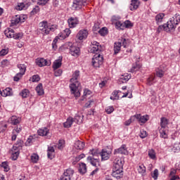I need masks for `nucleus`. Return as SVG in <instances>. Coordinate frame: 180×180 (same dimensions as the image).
<instances>
[{
    "label": "nucleus",
    "mask_w": 180,
    "mask_h": 180,
    "mask_svg": "<svg viewBox=\"0 0 180 180\" xmlns=\"http://www.w3.org/2000/svg\"><path fill=\"white\" fill-rule=\"evenodd\" d=\"M164 13L158 14L155 17V20L157 23H161V22H162V19H164Z\"/></svg>",
    "instance_id": "nucleus-48"
},
{
    "label": "nucleus",
    "mask_w": 180,
    "mask_h": 180,
    "mask_svg": "<svg viewBox=\"0 0 180 180\" xmlns=\"http://www.w3.org/2000/svg\"><path fill=\"white\" fill-rule=\"evenodd\" d=\"M68 23L70 29H74V27H77L79 25V20L77 17H70L68 20Z\"/></svg>",
    "instance_id": "nucleus-14"
},
{
    "label": "nucleus",
    "mask_w": 180,
    "mask_h": 180,
    "mask_svg": "<svg viewBox=\"0 0 180 180\" xmlns=\"http://www.w3.org/2000/svg\"><path fill=\"white\" fill-rule=\"evenodd\" d=\"M150 176L153 178L154 180H157L158 179V169H154L153 172L151 173Z\"/></svg>",
    "instance_id": "nucleus-56"
},
{
    "label": "nucleus",
    "mask_w": 180,
    "mask_h": 180,
    "mask_svg": "<svg viewBox=\"0 0 180 180\" xmlns=\"http://www.w3.org/2000/svg\"><path fill=\"white\" fill-rule=\"evenodd\" d=\"M74 122H76L77 124H81L82 123V120H84V115L82 114H77L75 117V120H73Z\"/></svg>",
    "instance_id": "nucleus-35"
},
{
    "label": "nucleus",
    "mask_w": 180,
    "mask_h": 180,
    "mask_svg": "<svg viewBox=\"0 0 180 180\" xmlns=\"http://www.w3.org/2000/svg\"><path fill=\"white\" fill-rule=\"evenodd\" d=\"M1 65L3 68H5V67H8L9 65V60L8 59H4L1 62Z\"/></svg>",
    "instance_id": "nucleus-61"
},
{
    "label": "nucleus",
    "mask_w": 180,
    "mask_h": 180,
    "mask_svg": "<svg viewBox=\"0 0 180 180\" xmlns=\"http://www.w3.org/2000/svg\"><path fill=\"white\" fill-rule=\"evenodd\" d=\"M135 119H137L141 123H146L148 120V115H143L138 114L134 115Z\"/></svg>",
    "instance_id": "nucleus-25"
},
{
    "label": "nucleus",
    "mask_w": 180,
    "mask_h": 180,
    "mask_svg": "<svg viewBox=\"0 0 180 180\" xmlns=\"http://www.w3.org/2000/svg\"><path fill=\"white\" fill-rule=\"evenodd\" d=\"M55 156V149L53 146L48 147V158L50 160H53Z\"/></svg>",
    "instance_id": "nucleus-30"
},
{
    "label": "nucleus",
    "mask_w": 180,
    "mask_h": 180,
    "mask_svg": "<svg viewBox=\"0 0 180 180\" xmlns=\"http://www.w3.org/2000/svg\"><path fill=\"white\" fill-rule=\"evenodd\" d=\"M15 9L16 11H25L27 9V4H25V3H18Z\"/></svg>",
    "instance_id": "nucleus-34"
},
{
    "label": "nucleus",
    "mask_w": 180,
    "mask_h": 180,
    "mask_svg": "<svg viewBox=\"0 0 180 180\" xmlns=\"http://www.w3.org/2000/svg\"><path fill=\"white\" fill-rule=\"evenodd\" d=\"M89 0H74L72 4V9L75 11H79L82 6L88 5Z\"/></svg>",
    "instance_id": "nucleus-10"
},
{
    "label": "nucleus",
    "mask_w": 180,
    "mask_h": 180,
    "mask_svg": "<svg viewBox=\"0 0 180 180\" xmlns=\"http://www.w3.org/2000/svg\"><path fill=\"white\" fill-rule=\"evenodd\" d=\"M1 166V168L4 169V171H5L6 172H8L10 170V167H8L7 162H3Z\"/></svg>",
    "instance_id": "nucleus-50"
},
{
    "label": "nucleus",
    "mask_w": 180,
    "mask_h": 180,
    "mask_svg": "<svg viewBox=\"0 0 180 180\" xmlns=\"http://www.w3.org/2000/svg\"><path fill=\"white\" fill-rule=\"evenodd\" d=\"M57 148L59 150H62V148H64V140L60 139L58 141V145Z\"/></svg>",
    "instance_id": "nucleus-64"
},
{
    "label": "nucleus",
    "mask_w": 180,
    "mask_h": 180,
    "mask_svg": "<svg viewBox=\"0 0 180 180\" xmlns=\"http://www.w3.org/2000/svg\"><path fill=\"white\" fill-rule=\"evenodd\" d=\"M173 153H179L180 151V142H176L173 145L172 148Z\"/></svg>",
    "instance_id": "nucleus-45"
},
{
    "label": "nucleus",
    "mask_w": 180,
    "mask_h": 180,
    "mask_svg": "<svg viewBox=\"0 0 180 180\" xmlns=\"http://www.w3.org/2000/svg\"><path fill=\"white\" fill-rule=\"evenodd\" d=\"M139 174L143 175L146 172V167L143 164L139 165L138 166Z\"/></svg>",
    "instance_id": "nucleus-39"
},
{
    "label": "nucleus",
    "mask_w": 180,
    "mask_h": 180,
    "mask_svg": "<svg viewBox=\"0 0 180 180\" xmlns=\"http://www.w3.org/2000/svg\"><path fill=\"white\" fill-rule=\"evenodd\" d=\"M20 150V146L19 145H14L12 148L10 150L11 158L15 160L18 159L19 157V150Z\"/></svg>",
    "instance_id": "nucleus-12"
},
{
    "label": "nucleus",
    "mask_w": 180,
    "mask_h": 180,
    "mask_svg": "<svg viewBox=\"0 0 180 180\" xmlns=\"http://www.w3.org/2000/svg\"><path fill=\"white\" fill-rule=\"evenodd\" d=\"M78 78H79V70H76L72 75V77L70 79L71 84H77L78 82Z\"/></svg>",
    "instance_id": "nucleus-26"
},
{
    "label": "nucleus",
    "mask_w": 180,
    "mask_h": 180,
    "mask_svg": "<svg viewBox=\"0 0 180 180\" xmlns=\"http://www.w3.org/2000/svg\"><path fill=\"white\" fill-rule=\"evenodd\" d=\"M119 92H120V91H115L112 92V96H110V99L112 101H116L117 99H119Z\"/></svg>",
    "instance_id": "nucleus-44"
},
{
    "label": "nucleus",
    "mask_w": 180,
    "mask_h": 180,
    "mask_svg": "<svg viewBox=\"0 0 180 180\" xmlns=\"http://www.w3.org/2000/svg\"><path fill=\"white\" fill-rule=\"evenodd\" d=\"M23 75H25V73H22L20 72L17 73L16 75L14 77V81H16V82H18V81H19V79H20V78H22Z\"/></svg>",
    "instance_id": "nucleus-58"
},
{
    "label": "nucleus",
    "mask_w": 180,
    "mask_h": 180,
    "mask_svg": "<svg viewBox=\"0 0 180 180\" xmlns=\"http://www.w3.org/2000/svg\"><path fill=\"white\" fill-rule=\"evenodd\" d=\"M135 119L136 118H135L134 115L131 117L129 120H127L124 122L125 126H130V124H131V122H134Z\"/></svg>",
    "instance_id": "nucleus-62"
},
{
    "label": "nucleus",
    "mask_w": 180,
    "mask_h": 180,
    "mask_svg": "<svg viewBox=\"0 0 180 180\" xmlns=\"http://www.w3.org/2000/svg\"><path fill=\"white\" fill-rule=\"evenodd\" d=\"M117 154H121V155H127V148H126V145H122L121 147L116 148L115 150H114V155Z\"/></svg>",
    "instance_id": "nucleus-17"
},
{
    "label": "nucleus",
    "mask_w": 180,
    "mask_h": 180,
    "mask_svg": "<svg viewBox=\"0 0 180 180\" xmlns=\"http://www.w3.org/2000/svg\"><path fill=\"white\" fill-rule=\"evenodd\" d=\"M22 131V127H17L13 130V136H18Z\"/></svg>",
    "instance_id": "nucleus-53"
},
{
    "label": "nucleus",
    "mask_w": 180,
    "mask_h": 180,
    "mask_svg": "<svg viewBox=\"0 0 180 180\" xmlns=\"http://www.w3.org/2000/svg\"><path fill=\"white\" fill-rule=\"evenodd\" d=\"M30 81H32V82H39V81H40V76L34 75L30 77Z\"/></svg>",
    "instance_id": "nucleus-52"
},
{
    "label": "nucleus",
    "mask_w": 180,
    "mask_h": 180,
    "mask_svg": "<svg viewBox=\"0 0 180 180\" xmlns=\"http://www.w3.org/2000/svg\"><path fill=\"white\" fill-rule=\"evenodd\" d=\"M12 94V89L11 88H6L4 90L1 91V96L6 97L11 96Z\"/></svg>",
    "instance_id": "nucleus-36"
},
{
    "label": "nucleus",
    "mask_w": 180,
    "mask_h": 180,
    "mask_svg": "<svg viewBox=\"0 0 180 180\" xmlns=\"http://www.w3.org/2000/svg\"><path fill=\"white\" fill-rule=\"evenodd\" d=\"M29 95H30V91H29V89H23L20 93V96H22V98H29Z\"/></svg>",
    "instance_id": "nucleus-41"
},
{
    "label": "nucleus",
    "mask_w": 180,
    "mask_h": 180,
    "mask_svg": "<svg viewBox=\"0 0 180 180\" xmlns=\"http://www.w3.org/2000/svg\"><path fill=\"white\" fill-rule=\"evenodd\" d=\"M39 136H47L50 134V131L47 127H44L38 129L37 131Z\"/></svg>",
    "instance_id": "nucleus-28"
},
{
    "label": "nucleus",
    "mask_w": 180,
    "mask_h": 180,
    "mask_svg": "<svg viewBox=\"0 0 180 180\" xmlns=\"http://www.w3.org/2000/svg\"><path fill=\"white\" fill-rule=\"evenodd\" d=\"M164 74H165V68L162 65L156 69V77H158V78H162Z\"/></svg>",
    "instance_id": "nucleus-21"
},
{
    "label": "nucleus",
    "mask_w": 180,
    "mask_h": 180,
    "mask_svg": "<svg viewBox=\"0 0 180 180\" xmlns=\"http://www.w3.org/2000/svg\"><path fill=\"white\" fill-rule=\"evenodd\" d=\"M88 30H82L80 31H79V32L77 34V39H78V40H85V39H86V37H88Z\"/></svg>",
    "instance_id": "nucleus-18"
},
{
    "label": "nucleus",
    "mask_w": 180,
    "mask_h": 180,
    "mask_svg": "<svg viewBox=\"0 0 180 180\" xmlns=\"http://www.w3.org/2000/svg\"><path fill=\"white\" fill-rule=\"evenodd\" d=\"M160 126L161 128L159 129V133L160 136H167L168 135V120L165 117H162L160 119Z\"/></svg>",
    "instance_id": "nucleus-6"
},
{
    "label": "nucleus",
    "mask_w": 180,
    "mask_h": 180,
    "mask_svg": "<svg viewBox=\"0 0 180 180\" xmlns=\"http://www.w3.org/2000/svg\"><path fill=\"white\" fill-rule=\"evenodd\" d=\"M171 28H169V26L168 24H164L163 25H160L158 29H157V32L158 33H161V32L165 31V32H171Z\"/></svg>",
    "instance_id": "nucleus-22"
},
{
    "label": "nucleus",
    "mask_w": 180,
    "mask_h": 180,
    "mask_svg": "<svg viewBox=\"0 0 180 180\" xmlns=\"http://www.w3.org/2000/svg\"><path fill=\"white\" fill-rule=\"evenodd\" d=\"M71 34V30H70V28H66L65 30H63L62 32H60L58 36L60 37L63 40L64 39H67L68 36Z\"/></svg>",
    "instance_id": "nucleus-23"
},
{
    "label": "nucleus",
    "mask_w": 180,
    "mask_h": 180,
    "mask_svg": "<svg viewBox=\"0 0 180 180\" xmlns=\"http://www.w3.org/2000/svg\"><path fill=\"white\" fill-rule=\"evenodd\" d=\"M40 12V7L39 6H36L32 11L30 12L31 16H33L34 15H36Z\"/></svg>",
    "instance_id": "nucleus-49"
},
{
    "label": "nucleus",
    "mask_w": 180,
    "mask_h": 180,
    "mask_svg": "<svg viewBox=\"0 0 180 180\" xmlns=\"http://www.w3.org/2000/svg\"><path fill=\"white\" fill-rule=\"evenodd\" d=\"M139 6H140V1L131 0V4L129 6L130 11H136V10L139 9Z\"/></svg>",
    "instance_id": "nucleus-19"
},
{
    "label": "nucleus",
    "mask_w": 180,
    "mask_h": 180,
    "mask_svg": "<svg viewBox=\"0 0 180 180\" xmlns=\"http://www.w3.org/2000/svg\"><path fill=\"white\" fill-rule=\"evenodd\" d=\"M124 28L126 27L127 29H131V27H133V23L130 20H126L124 22Z\"/></svg>",
    "instance_id": "nucleus-51"
},
{
    "label": "nucleus",
    "mask_w": 180,
    "mask_h": 180,
    "mask_svg": "<svg viewBox=\"0 0 180 180\" xmlns=\"http://www.w3.org/2000/svg\"><path fill=\"white\" fill-rule=\"evenodd\" d=\"M102 50V46L100 45V44L98 41H92L91 42V53H96L98 54L99 51Z\"/></svg>",
    "instance_id": "nucleus-15"
},
{
    "label": "nucleus",
    "mask_w": 180,
    "mask_h": 180,
    "mask_svg": "<svg viewBox=\"0 0 180 180\" xmlns=\"http://www.w3.org/2000/svg\"><path fill=\"white\" fill-rule=\"evenodd\" d=\"M39 159V156L36 153H33L32 155H31V161H32L33 163H37Z\"/></svg>",
    "instance_id": "nucleus-57"
},
{
    "label": "nucleus",
    "mask_w": 180,
    "mask_h": 180,
    "mask_svg": "<svg viewBox=\"0 0 180 180\" xmlns=\"http://www.w3.org/2000/svg\"><path fill=\"white\" fill-rule=\"evenodd\" d=\"M124 160L120 157H114V162L112 165V176L116 179H120L124 175L123 166Z\"/></svg>",
    "instance_id": "nucleus-1"
},
{
    "label": "nucleus",
    "mask_w": 180,
    "mask_h": 180,
    "mask_svg": "<svg viewBox=\"0 0 180 180\" xmlns=\"http://www.w3.org/2000/svg\"><path fill=\"white\" fill-rule=\"evenodd\" d=\"M130 78H131V75H130L129 74H125L120 77V80L121 81V82L122 84H124V83L127 82V81H129V79H130Z\"/></svg>",
    "instance_id": "nucleus-38"
},
{
    "label": "nucleus",
    "mask_w": 180,
    "mask_h": 180,
    "mask_svg": "<svg viewBox=\"0 0 180 180\" xmlns=\"http://www.w3.org/2000/svg\"><path fill=\"white\" fill-rule=\"evenodd\" d=\"M8 125L5 123H0V133H4L6 130Z\"/></svg>",
    "instance_id": "nucleus-55"
},
{
    "label": "nucleus",
    "mask_w": 180,
    "mask_h": 180,
    "mask_svg": "<svg viewBox=\"0 0 180 180\" xmlns=\"http://www.w3.org/2000/svg\"><path fill=\"white\" fill-rule=\"evenodd\" d=\"M70 47V51L71 56H73V57H78L79 54H81V49H79V47L73 45L71 42L66 43L63 46H62V49H68Z\"/></svg>",
    "instance_id": "nucleus-4"
},
{
    "label": "nucleus",
    "mask_w": 180,
    "mask_h": 180,
    "mask_svg": "<svg viewBox=\"0 0 180 180\" xmlns=\"http://www.w3.org/2000/svg\"><path fill=\"white\" fill-rule=\"evenodd\" d=\"M72 123H74V118L69 117L67 119L66 122L63 123V126L66 129H69V127H71V126H72Z\"/></svg>",
    "instance_id": "nucleus-29"
},
{
    "label": "nucleus",
    "mask_w": 180,
    "mask_h": 180,
    "mask_svg": "<svg viewBox=\"0 0 180 180\" xmlns=\"http://www.w3.org/2000/svg\"><path fill=\"white\" fill-rule=\"evenodd\" d=\"M148 157L152 160H155V152L153 150H148Z\"/></svg>",
    "instance_id": "nucleus-59"
},
{
    "label": "nucleus",
    "mask_w": 180,
    "mask_h": 180,
    "mask_svg": "<svg viewBox=\"0 0 180 180\" xmlns=\"http://www.w3.org/2000/svg\"><path fill=\"white\" fill-rule=\"evenodd\" d=\"M116 29H119L120 30H124V23L117 21L115 22Z\"/></svg>",
    "instance_id": "nucleus-43"
},
{
    "label": "nucleus",
    "mask_w": 180,
    "mask_h": 180,
    "mask_svg": "<svg viewBox=\"0 0 180 180\" xmlns=\"http://www.w3.org/2000/svg\"><path fill=\"white\" fill-rule=\"evenodd\" d=\"M22 121V118L17 117L15 115H13L10 119H9V122L11 124H19V123H20V122Z\"/></svg>",
    "instance_id": "nucleus-24"
},
{
    "label": "nucleus",
    "mask_w": 180,
    "mask_h": 180,
    "mask_svg": "<svg viewBox=\"0 0 180 180\" xmlns=\"http://www.w3.org/2000/svg\"><path fill=\"white\" fill-rule=\"evenodd\" d=\"M62 59H58V60H56L54 62H53V68L54 70V71H56V70H58V68H60V67H61L62 65Z\"/></svg>",
    "instance_id": "nucleus-32"
},
{
    "label": "nucleus",
    "mask_w": 180,
    "mask_h": 180,
    "mask_svg": "<svg viewBox=\"0 0 180 180\" xmlns=\"http://www.w3.org/2000/svg\"><path fill=\"white\" fill-rule=\"evenodd\" d=\"M79 85H81V84H79V82H76V84L72 83L70 85V91L72 94L75 95V98H79V96H81V92L79 91Z\"/></svg>",
    "instance_id": "nucleus-9"
},
{
    "label": "nucleus",
    "mask_w": 180,
    "mask_h": 180,
    "mask_svg": "<svg viewBox=\"0 0 180 180\" xmlns=\"http://www.w3.org/2000/svg\"><path fill=\"white\" fill-rule=\"evenodd\" d=\"M91 64L95 68H99L103 64V56L101 54H96L91 59Z\"/></svg>",
    "instance_id": "nucleus-8"
},
{
    "label": "nucleus",
    "mask_w": 180,
    "mask_h": 180,
    "mask_svg": "<svg viewBox=\"0 0 180 180\" xmlns=\"http://www.w3.org/2000/svg\"><path fill=\"white\" fill-rule=\"evenodd\" d=\"M115 111V108L113 106H108L105 108V112L108 115H110V113H113Z\"/></svg>",
    "instance_id": "nucleus-60"
},
{
    "label": "nucleus",
    "mask_w": 180,
    "mask_h": 180,
    "mask_svg": "<svg viewBox=\"0 0 180 180\" xmlns=\"http://www.w3.org/2000/svg\"><path fill=\"white\" fill-rule=\"evenodd\" d=\"M74 175V170L72 169H67L64 171L63 174L60 176L59 180H74L72 176Z\"/></svg>",
    "instance_id": "nucleus-11"
},
{
    "label": "nucleus",
    "mask_w": 180,
    "mask_h": 180,
    "mask_svg": "<svg viewBox=\"0 0 180 180\" xmlns=\"http://www.w3.org/2000/svg\"><path fill=\"white\" fill-rule=\"evenodd\" d=\"M17 67L20 70V72H21L22 74H25L26 72V65L18 64Z\"/></svg>",
    "instance_id": "nucleus-46"
},
{
    "label": "nucleus",
    "mask_w": 180,
    "mask_h": 180,
    "mask_svg": "<svg viewBox=\"0 0 180 180\" xmlns=\"http://www.w3.org/2000/svg\"><path fill=\"white\" fill-rule=\"evenodd\" d=\"M18 23H20V19L19 15H15L11 20V26H16Z\"/></svg>",
    "instance_id": "nucleus-31"
},
{
    "label": "nucleus",
    "mask_w": 180,
    "mask_h": 180,
    "mask_svg": "<svg viewBox=\"0 0 180 180\" xmlns=\"http://www.w3.org/2000/svg\"><path fill=\"white\" fill-rule=\"evenodd\" d=\"M122 49V42L118 41L114 43V54H119Z\"/></svg>",
    "instance_id": "nucleus-27"
},
{
    "label": "nucleus",
    "mask_w": 180,
    "mask_h": 180,
    "mask_svg": "<svg viewBox=\"0 0 180 180\" xmlns=\"http://www.w3.org/2000/svg\"><path fill=\"white\" fill-rule=\"evenodd\" d=\"M84 148V142L81 141H75L74 148L77 151H81Z\"/></svg>",
    "instance_id": "nucleus-20"
},
{
    "label": "nucleus",
    "mask_w": 180,
    "mask_h": 180,
    "mask_svg": "<svg viewBox=\"0 0 180 180\" xmlns=\"http://www.w3.org/2000/svg\"><path fill=\"white\" fill-rule=\"evenodd\" d=\"M57 25H51L46 20L39 22V30L41 32L43 36L51 34L52 32L57 30Z\"/></svg>",
    "instance_id": "nucleus-2"
},
{
    "label": "nucleus",
    "mask_w": 180,
    "mask_h": 180,
    "mask_svg": "<svg viewBox=\"0 0 180 180\" xmlns=\"http://www.w3.org/2000/svg\"><path fill=\"white\" fill-rule=\"evenodd\" d=\"M118 41L121 43V46H123L124 49L127 48L128 46L130 44V40L122 38L121 39H119Z\"/></svg>",
    "instance_id": "nucleus-33"
},
{
    "label": "nucleus",
    "mask_w": 180,
    "mask_h": 180,
    "mask_svg": "<svg viewBox=\"0 0 180 180\" xmlns=\"http://www.w3.org/2000/svg\"><path fill=\"white\" fill-rule=\"evenodd\" d=\"M90 154L93 156L86 158L88 162L96 167L100 166V159H98V157L101 155V152H98V149H94L90 151Z\"/></svg>",
    "instance_id": "nucleus-3"
},
{
    "label": "nucleus",
    "mask_w": 180,
    "mask_h": 180,
    "mask_svg": "<svg viewBox=\"0 0 180 180\" xmlns=\"http://www.w3.org/2000/svg\"><path fill=\"white\" fill-rule=\"evenodd\" d=\"M4 34L8 39H14L15 40H20L23 37V33L19 32L15 34V31L12 28H7L4 31Z\"/></svg>",
    "instance_id": "nucleus-5"
},
{
    "label": "nucleus",
    "mask_w": 180,
    "mask_h": 180,
    "mask_svg": "<svg viewBox=\"0 0 180 180\" xmlns=\"http://www.w3.org/2000/svg\"><path fill=\"white\" fill-rule=\"evenodd\" d=\"M36 91L38 95H43L44 94V90L43 89V84H39L36 87Z\"/></svg>",
    "instance_id": "nucleus-40"
},
{
    "label": "nucleus",
    "mask_w": 180,
    "mask_h": 180,
    "mask_svg": "<svg viewBox=\"0 0 180 180\" xmlns=\"http://www.w3.org/2000/svg\"><path fill=\"white\" fill-rule=\"evenodd\" d=\"M110 155H112V149L104 148L102 149L99 157H101L102 161H106L110 158Z\"/></svg>",
    "instance_id": "nucleus-13"
},
{
    "label": "nucleus",
    "mask_w": 180,
    "mask_h": 180,
    "mask_svg": "<svg viewBox=\"0 0 180 180\" xmlns=\"http://www.w3.org/2000/svg\"><path fill=\"white\" fill-rule=\"evenodd\" d=\"M141 68V65L140 64H134L132 65V68H131V72H136V71H139V70H140V68Z\"/></svg>",
    "instance_id": "nucleus-47"
},
{
    "label": "nucleus",
    "mask_w": 180,
    "mask_h": 180,
    "mask_svg": "<svg viewBox=\"0 0 180 180\" xmlns=\"http://www.w3.org/2000/svg\"><path fill=\"white\" fill-rule=\"evenodd\" d=\"M180 22V15L176 14L174 16L171 18L167 22V25L170 30H174L176 25L179 24Z\"/></svg>",
    "instance_id": "nucleus-7"
},
{
    "label": "nucleus",
    "mask_w": 180,
    "mask_h": 180,
    "mask_svg": "<svg viewBox=\"0 0 180 180\" xmlns=\"http://www.w3.org/2000/svg\"><path fill=\"white\" fill-rule=\"evenodd\" d=\"M79 172L81 174H84L86 172V165L85 163L79 164Z\"/></svg>",
    "instance_id": "nucleus-37"
},
{
    "label": "nucleus",
    "mask_w": 180,
    "mask_h": 180,
    "mask_svg": "<svg viewBox=\"0 0 180 180\" xmlns=\"http://www.w3.org/2000/svg\"><path fill=\"white\" fill-rule=\"evenodd\" d=\"M153 84H155V76L150 75L147 79V85L151 86V85H153Z\"/></svg>",
    "instance_id": "nucleus-42"
},
{
    "label": "nucleus",
    "mask_w": 180,
    "mask_h": 180,
    "mask_svg": "<svg viewBox=\"0 0 180 180\" xmlns=\"http://www.w3.org/2000/svg\"><path fill=\"white\" fill-rule=\"evenodd\" d=\"M99 34H101V36H106V34H108V28L106 27H103L101 28L99 31H98Z\"/></svg>",
    "instance_id": "nucleus-54"
},
{
    "label": "nucleus",
    "mask_w": 180,
    "mask_h": 180,
    "mask_svg": "<svg viewBox=\"0 0 180 180\" xmlns=\"http://www.w3.org/2000/svg\"><path fill=\"white\" fill-rule=\"evenodd\" d=\"M37 65L39 67H44L46 65H51V62L50 60H47L43 58H37L36 60Z\"/></svg>",
    "instance_id": "nucleus-16"
},
{
    "label": "nucleus",
    "mask_w": 180,
    "mask_h": 180,
    "mask_svg": "<svg viewBox=\"0 0 180 180\" xmlns=\"http://www.w3.org/2000/svg\"><path fill=\"white\" fill-rule=\"evenodd\" d=\"M92 105H95V101L94 99L90 100L87 103H86L85 108H91Z\"/></svg>",
    "instance_id": "nucleus-63"
}]
</instances>
